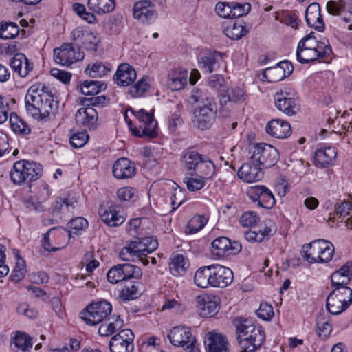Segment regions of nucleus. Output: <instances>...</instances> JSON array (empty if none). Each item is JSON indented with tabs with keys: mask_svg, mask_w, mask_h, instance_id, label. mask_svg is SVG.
<instances>
[{
	"mask_svg": "<svg viewBox=\"0 0 352 352\" xmlns=\"http://www.w3.org/2000/svg\"><path fill=\"white\" fill-rule=\"evenodd\" d=\"M89 135L86 132H80L74 134L70 138V144L75 148L83 146L87 142Z\"/></svg>",
	"mask_w": 352,
	"mask_h": 352,
	"instance_id": "nucleus-59",
	"label": "nucleus"
},
{
	"mask_svg": "<svg viewBox=\"0 0 352 352\" xmlns=\"http://www.w3.org/2000/svg\"><path fill=\"white\" fill-rule=\"evenodd\" d=\"M327 12L339 15L346 22L352 21V2L350 0H331L327 3Z\"/></svg>",
	"mask_w": 352,
	"mask_h": 352,
	"instance_id": "nucleus-20",
	"label": "nucleus"
},
{
	"mask_svg": "<svg viewBox=\"0 0 352 352\" xmlns=\"http://www.w3.org/2000/svg\"><path fill=\"white\" fill-rule=\"evenodd\" d=\"M133 14L136 20L144 25L153 23L158 16L154 3L149 0L137 1L133 6Z\"/></svg>",
	"mask_w": 352,
	"mask_h": 352,
	"instance_id": "nucleus-11",
	"label": "nucleus"
},
{
	"mask_svg": "<svg viewBox=\"0 0 352 352\" xmlns=\"http://www.w3.org/2000/svg\"><path fill=\"white\" fill-rule=\"evenodd\" d=\"M275 199L272 192L267 188H265V191L261 196V199L258 202V205L260 207L265 208H271L275 204Z\"/></svg>",
	"mask_w": 352,
	"mask_h": 352,
	"instance_id": "nucleus-57",
	"label": "nucleus"
},
{
	"mask_svg": "<svg viewBox=\"0 0 352 352\" xmlns=\"http://www.w3.org/2000/svg\"><path fill=\"white\" fill-rule=\"evenodd\" d=\"M226 84V80L222 75L215 74L210 76L208 85L211 88L217 91L223 90Z\"/></svg>",
	"mask_w": 352,
	"mask_h": 352,
	"instance_id": "nucleus-63",
	"label": "nucleus"
},
{
	"mask_svg": "<svg viewBox=\"0 0 352 352\" xmlns=\"http://www.w3.org/2000/svg\"><path fill=\"white\" fill-rule=\"evenodd\" d=\"M124 276V281L131 280V278L140 279L142 276V272L140 267L131 263L121 264Z\"/></svg>",
	"mask_w": 352,
	"mask_h": 352,
	"instance_id": "nucleus-47",
	"label": "nucleus"
},
{
	"mask_svg": "<svg viewBox=\"0 0 352 352\" xmlns=\"http://www.w3.org/2000/svg\"><path fill=\"white\" fill-rule=\"evenodd\" d=\"M10 123L12 130L19 135H28L31 132L29 125L14 112L10 115Z\"/></svg>",
	"mask_w": 352,
	"mask_h": 352,
	"instance_id": "nucleus-38",
	"label": "nucleus"
},
{
	"mask_svg": "<svg viewBox=\"0 0 352 352\" xmlns=\"http://www.w3.org/2000/svg\"><path fill=\"white\" fill-rule=\"evenodd\" d=\"M99 42L100 40L95 34L91 32H85V34L81 41L80 47L87 50L96 51ZM78 45L80 46L79 44H78Z\"/></svg>",
	"mask_w": 352,
	"mask_h": 352,
	"instance_id": "nucleus-51",
	"label": "nucleus"
},
{
	"mask_svg": "<svg viewBox=\"0 0 352 352\" xmlns=\"http://www.w3.org/2000/svg\"><path fill=\"white\" fill-rule=\"evenodd\" d=\"M42 166L34 162L19 160L16 162L10 172L14 184L23 185L37 180L42 175Z\"/></svg>",
	"mask_w": 352,
	"mask_h": 352,
	"instance_id": "nucleus-5",
	"label": "nucleus"
},
{
	"mask_svg": "<svg viewBox=\"0 0 352 352\" xmlns=\"http://www.w3.org/2000/svg\"><path fill=\"white\" fill-rule=\"evenodd\" d=\"M78 206L77 199L70 195L59 197L52 206L53 212H72Z\"/></svg>",
	"mask_w": 352,
	"mask_h": 352,
	"instance_id": "nucleus-34",
	"label": "nucleus"
},
{
	"mask_svg": "<svg viewBox=\"0 0 352 352\" xmlns=\"http://www.w3.org/2000/svg\"><path fill=\"white\" fill-rule=\"evenodd\" d=\"M136 190L131 187H124L117 191V196L121 201L133 200Z\"/></svg>",
	"mask_w": 352,
	"mask_h": 352,
	"instance_id": "nucleus-64",
	"label": "nucleus"
},
{
	"mask_svg": "<svg viewBox=\"0 0 352 352\" xmlns=\"http://www.w3.org/2000/svg\"><path fill=\"white\" fill-rule=\"evenodd\" d=\"M137 78L135 69L129 63H121L113 76V80L119 86H129L131 85Z\"/></svg>",
	"mask_w": 352,
	"mask_h": 352,
	"instance_id": "nucleus-23",
	"label": "nucleus"
},
{
	"mask_svg": "<svg viewBox=\"0 0 352 352\" xmlns=\"http://www.w3.org/2000/svg\"><path fill=\"white\" fill-rule=\"evenodd\" d=\"M118 205L113 203H107L106 206H102L99 210V214L101 219L107 226L112 227H117L122 225L125 218L119 214L117 210Z\"/></svg>",
	"mask_w": 352,
	"mask_h": 352,
	"instance_id": "nucleus-21",
	"label": "nucleus"
},
{
	"mask_svg": "<svg viewBox=\"0 0 352 352\" xmlns=\"http://www.w3.org/2000/svg\"><path fill=\"white\" fill-rule=\"evenodd\" d=\"M184 192L185 190L179 186L174 189V192L171 197V204L173 210L177 208L184 202Z\"/></svg>",
	"mask_w": 352,
	"mask_h": 352,
	"instance_id": "nucleus-62",
	"label": "nucleus"
},
{
	"mask_svg": "<svg viewBox=\"0 0 352 352\" xmlns=\"http://www.w3.org/2000/svg\"><path fill=\"white\" fill-rule=\"evenodd\" d=\"M10 345L13 351L25 352L32 346V338L25 333H18Z\"/></svg>",
	"mask_w": 352,
	"mask_h": 352,
	"instance_id": "nucleus-36",
	"label": "nucleus"
},
{
	"mask_svg": "<svg viewBox=\"0 0 352 352\" xmlns=\"http://www.w3.org/2000/svg\"><path fill=\"white\" fill-rule=\"evenodd\" d=\"M25 104L27 113L38 121H47L51 115L56 113L58 108L52 91L41 84H34L28 89Z\"/></svg>",
	"mask_w": 352,
	"mask_h": 352,
	"instance_id": "nucleus-1",
	"label": "nucleus"
},
{
	"mask_svg": "<svg viewBox=\"0 0 352 352\" xmlns=\"http://www.w3.org/2000/svg\"><path fill=\"white\" fill-rule=\"evenodd\" d=\"M294 67L288 60L280 61L274 67L266 68L263 72L262 80L269 82H276L289 76Z\"/></svg>",
	"mask_w": 352,
	"mask_h": 352,
	"instance_id": "nucleus-15",
	"label": "nucleus"
},
{
	"mask_svg": "<svg viewBox=\"0 0 352 352\" xmlns=\"http://www.w3.org/2000/svg\"><path fill=\"white\" fill-rule=\"evenodd\" d=\"M232 2H219L217 3L215 10L223 18L231 19Z\"/></svg>",
	"mask_w": 352,
	"mask_h": 352,
	"instance_id": "nucleus-61",
	"label": "nucleus"
},
{
	"mask_svg": "<svg viewBox=\"0 0 352 352\" xmlns=\"http://www.w3.org/2000/svg\"><path fill=\"white\" fill-rule=\"evenodd\" d=\"M194 282L201 288L211 287V265L199 268L195 272Z\"/></svg>",
	"mask_w": 352,
	"mask_h": 352,
	"instance_id": "nucleus-37",
	"label": "nucleus"
},
{
	"mask_svg": "<svg viewBox=\"0 0 352 352\" xmlns=\"http://www.w3.org/2000/svg\"><path fill=\"white\" fill-rule=\"evenodd\" d=\"M336 155L337 152L333 147L318 149L315 153L314 162L317 166L324 168L333 162Z\"/></svg>",
	"mask_w": 352,
	"mask_h": 352,
	"instance_id": "nucleus-33",
	"label": "nucleus"
},
{
	"mask_svg": "<svg viewBox=\"0 0 352 352\" xmlns=\"http://www.w3.org/2000/svg\"><path fill=\"white\" fill-rule=\"evenodd\" d=\"M316 51L318 54V59L326 60L331 57L332 54L331 47L327 39L324 38L322 41L318 42L316 47Z\"/></svg>",
	"mask_w": 352,
	"mask_h": 352,
	"instance_id": "nucleus-53",
	"label": "nucleus"
},
{
	"mask_svg": "<svg viewBox=\"0 0 352 352\" xmlns=\"http://www.w3.org/2000/svg\"><path fill=\"white\" fill-rule=\"evenodd\" d=\"M111 69L109 65L103 64L102 62H96L92 65H88L85 72L92 78H100L107 74Z\"/></svg>",
	"mask_w": 352,
	"mask_h": 352,
	"instance_id": "nucleus-39",
	"label": "nucleus"
},
{
	"mask_svg": "<svg viewBox=\"0 0 352 352\" xmlns=\"http://www.w3.org/2000/svg\"><path fill=\"white\" fill-rule=\"evenodd\" d=\"M224 56V54L217 51L206 52L199 59V67L206 73L217 71L221 66L225 65Z\"/></svg>",
	"mask_w": 352,
	"mask_h": 352,
	"instance_id": "nucleus-16",
	"label": "nucleus"
},
{
	"mask_svg": "<svg viewBox=\"0 0 352 352\" xmlns=\"http://www.w3.org/2000/svg\"><path fill=\"white\" fill-rule=\"evenodd\" d=\"M148 88V84L147 82V78L143 76L134 85L129 88L128 93L133 98L141 97L147 91Z\"/></svg>",
	"mask_w": 352,
	"mask_h": 352,
	"instance_id": "nucleus-49",
	"label": "nucleus"
},
{
	"mask_svg": "<svg viewBox=\"0 0 352 352\" xmlns=\"http://www.w3.org/2000/svg\"><path fill=\"white\" fill-rule=\"evenodd\" d=\"M352 278V262H346L331 275L332 287H348Z\"/></svg>",
	"mask_w": 352,
	"mask_h": 352,
	"instance_id": "nucleus-27",
	"label": "nucleus"
},
{
	"mask_svg": "<svg viewBox=\"0 0 352 352\" xmlns=\"http://www.w3.org/2000/svg\"><path fill=\"white\" fill-rule=\"evenodd\" d=\"M188 267V262L182 254H177L172 258L169 267L173 275L178 276L184 273Z\"/></svg>",
	"mask_w": 352,
	"mask_h": 352,
	"instance_id": "nucleus-44",
	"label": "nucleus"
},
{
	"mask_svg": "<svg viewBox=\"0 0 352 352\" xmlns=\"http://www.w3.org/2000/svg\"><path fill=\"white\" fill-rule=\"evenodd\" d=\"M274 104L280 111L289 116L296 115L300 109L296 100L290 97L289 93L283 91L274 95Z\"/></svg>",
	"mask_w": 352,
	"mask_h": 352,
	"instance_id": "nucleus-19",
	"label": "nucleus"
},
{
	"mask_svg": "<svg viewBox=\"0 0 352 352\" xmlns=\"http://www.w3.org/2000/svg\"><path fill=\"white\" fill-rule=\"evenodd\" d=\"M10 65L21 77H25L33 69V64L21 53L16 54L11 59Z\"/></svg>",
	"mask_w": 352,
	"mask_h": 352,
	"instance_id": "nucleus-32",
	"label": "nucleus"
},
{
	"mask_svg": "<svg viewBox=\"0 0 352 352\" xmlns=\"http://www.w3.org/2000/svg\"><path fill=\"white\" fill-rule=\"evenodd\" d=\"M190 101L199 104L194 110V126L201 130L210 129L214 122L217 116V107L214 98L208 92L197 89L192 91Z\"/></svg>",
	"mask_w": 352,
	"mask_h": 352,
	"instance_id": "nucleus-2",
	"label": "nucleus"
},
{
	"mask_svg": "<svg viewBox=\"0 0 352 352\" xmlns=\"http://www.w3.org/2000/svg\"><path fill=\"white\" fill-rule=\"evenodd\" d=\"M145 245L140 238L135 241H130L126 246L122 248L120 252V258L123 261H134L135 258L140 261L143 265L148 264L149 261L146 258L148 254H151Z\"/></svg>",
	"mask_w": 352,
	"mask_h": 352,
	"instance_id": "nucleus-10",
	"label": "nucleus"
},
{
	"mask_svg": "<svg viewBox=\"0 0 352 352\" xmlns=\"http://www.w3.org/2000/svg\"><path fill=\"white\" fill-rule=\"evenodd\" d=\"M233 281V272L227 267L211 265V287L225 288Z\"/></svg>",
	"mask_w": 352,
	"mask_h": 352,
	"instance_id": "nucleus-18",
	"label": "nucleus"
},
{
	"mask_svg": "<svg viewBox=\"0 0 352 352\" xmlns=\"http://www.w3.org/2000/svg\"><path fill=\"white\" fill-rule=\"evenodd\" d=\"M246 33L247 30L242 25L236 23L227 26L225 29L226 36L232 40H238L245 35Z\"/></svg>",
	"mask_w": 352,
	"mask_h": 352,
	"instance_id": "nucleus-50",
	"label": "nucleus"
},
{
	"mask_svg": "<svg viewBox=\"0 0 352 352\" xmlns=\"http://www.w3.org/2000/svg\"><path fill=\"white\" fill-rule=\"evenodd\" d=\"M206 180V179L199 177V178H186L184 182L186 183L188 190L191 192H194L204 188Z\"/></svg>",
	"mask_w": 352,
	"mask_h": 352,
	"instance_id": "nucleus-58",
	"label": "nucleus"
},
{
	"mask_svg": "<svg viewBox=\"0 0 352 352\" xmlns=\"http://www.w3.org/2000/svg\"><path fill=\"white\" fill-rule=\"evenodd\" d=\"M122 287L119 291L118 298L126 302L138 298L140 295V287L142 283L139 281L128 280L122 283Z\"/></svg>",
	"mask_w": 352,
	"mask_h": 352,
	"instance_id": "nucleus-30",
	"label": "nucleus"
},
{
	"mask_svg": "<svg viewBox=\"0 0 352 352\" xmlns=\"http://www.w3.org/2000/svg\"><path fill=\"white\" fill-rule=\"evenodd\" d=\"M121 264L113 266L107 274V278L111 283H117L120 281L124 282V276L122 272Z\"/></svg>",
	"mask_w": 352,
	"mask_h": 352,
	"instance_id": "nucleus-55",
	"label": "nucleus"
},
{
	"mask_svg": "<svg viewBox=\"0 0 352 352\" xmlns=\"http://www.w3.org/2000/svg\"><path fill=\"white\" fill-rule=\"evenodd\" d=\"M132 112L140 122L138 127H132L131 120H128L126 118V121L133 135L139 138H155L157 135V121L154 120L153 114L147 113L143 109H140L139 111H137L132 110Z\"/></svg>",
	"mask_w": 352,
	"mask_h": 352,
	"instance_id": "nucleus-6",
	"label": "nucleus"
},
{
	"mask_svg": "<svg viewBox=\"0 0 352 352\" xmlns=\"http://www.w3.org/2000/svg\"><path fill=\"white\" fill-rule=\"evenodd\" d=\"M135 171V163L124 157L118 159L113 166V176L119 179L131 178Z\"/></svg>",
	"mask_w": 352,
	"mask_h": 352,
	"instance_id": "nucleus-24",
	"label": "nucleus"
},
{
	"mask_svg": "<svg viewBox=\"0 0 352 352\" xmlns=\"http://www.w3.org/2000/svg\"><path fill=\"white\" fill-rule=\"evenodd\" d=\"M316 52V50L298 46L296 50L297 60L301 63H307L316 60L318 58V54H317Z\"/></svg>",
	"mask_w": 352,
	"mask_h": 352,
	"instance_id": "nucleus-46",
	"label": "nucleus"
},
{
	"mask_svg": "<svg viewBox=\"0 0 352 352\" xmlns=\"http://www.w3.org/2000/svg\"><path fill=\"white\" fill-rule=\"evenodd\" d=\"M167 338L173 345L186 349H190V346L196 343V339L192 336L190 329L186 326L173 327L167 335Z\"/></svg>",
	"mask_w": 352,
	"mask_h": 352,
	"instance_id": "nucleus-13",
	"label": "nucleus"
},
{
	"mask_svg": "<svg viewBox=\"0 0 352 352\" xmlns=\"http://www.w3.org/2000/svg\"><path fill=\"white\" fill-rule=\"evenodd\" d=\"M77 123L89 129H94L98 120V113L92 107L80 108L76 113Z\"/></svg>",
	"mask_w": 352,
	"mask_h": 352,
	"instance_id": "nucleus-29",
	"label": "nucleus"
},
{
	"mask_svg": "<svg viewBox=\"0 0 352 352\" xmlns=\"http://www.w3.org/2000/svg\"><path fill=\"white\" fill-rule=\"evenodd\" d=\"M267 133L276 138H286L291 135V126L281 119H273L266 126Z\"/></svg>",
	"mask_w": 352,
	"mask_h": 352,
	"instance_id": "nucleus-26",
	"label": "nucleus"
},
{
	"mask_svg": "<svg viewBox=\"0 0 352 352\" xmlns=\"http://www.w3.org/2000/svg\"><path fill=\"white\" fill-rule=\"evenodd\" d=\"M260 221L257 213L252 211L244 212L241 218L240 223L243 227H252L256 226Z\"/></svg>",
	"mask_w": 352,
	"mask_h": 352,
	"instance_id": "nucleus-56",
	"label": "nucleus"
},
{
	"mask_svg": "<svg viewBox=\"0 0 352 352\" xmlns=\"http://www.w3.org/2000/svg\"><path fill=\"white\" fill-rule=\"evenodd\" d=\"M112 311V306L107 300L89 304L80 312V318L87 324L96 325L107 319Z\"/></svg>",
	"mask_w": 352,
	"mask_h": 352,
	"instance_id": "nucleus-9",
	"label": "nucleus"
},
{
	"mask_svg": "<svg viewBox=\"0 0 352 352\" xmlns=\"http://www.w3.org/2000/svg\"><path fill=\"white\" fill-rule=\"evenodd\" d=\"M236 328L241 352H253L261 346L265 339V333L261 327H256L250 320H239L236 324Z\"/></svg>",
	"mask_w": 352,
	"mask_h": 352,
	"instance_id": "nucleus-3",
	"label": "nucleus"
},
{
	"mask_svg": "<svg viewBox=\"0 0 352 352\" xmlns=\"http://www.w3.org/2000/svg\"><path fill=\"white\" fill-rule=\"evenodd\" d=\"M106 85L98 80H85L81 85V92L84 95H96L106 89Z\"/></svg>",
	"mask_w": 352,
	"mask_h": 352,
	"instance_id": "nucleus-41",
	"label": "nucleus"
},
{
	"mask_svg": "<svg viewBox=\"0 0 352 352\" xmlns=\"http://www.w3.org/2000/svg\"><path fill=\"white\" fill-rule=\"evenodd\" d=\"M204 344L207 352H227L228 340L220 333H208L205 338Z\"/></svg>",
	"mask_w": 352,
	"mask_h": 352,
	"instance_id": "nucleus-25",
	"label": "nucleus"
},
{
	"mask_svg": "<svg viewBox=\"0 0 352 352\" xmlns=\"http://www.w3.org/2000/svg\"><path fill=\"white\" fill-rule=\"evenodd\" d=\"M19 33V28L15 23L5 22L0 25V37L2 39L14 38Z\"/></svg>",
	"mask_w": 352,
	"mask_h": 352,
	"instance_id": "nucleus-45",
	"label": "nucleus"
},
{
	"mask_svg": "<svg viewBox=\"0 0 352 352\" xmlns=\"http://www.w3.org/2000/svg\"><path fill=\"white\" fill-rule=\"evenodd\" d=\"M188 82V72L186 69H173L168 74V87L173 91L184 88Z\"/></svg>",
	"mask_w": 352,
	"mask_h": 352,
	"instance_id": "nucleus-31",
	"label": "nucleus"
},
{
	"mask_svg": "<svg viewBox=\"0 0 352 352\" xmlns=\"http://www.w3.org/2000/svg\"><path fill=\"white\" fill-rule=\"evenodd\" d=\"M256 314L259 318L265 320H270L274 314L272 306L267 302L261 303Z\"/></svg>",
	"mask_w": 352,
	"mask_h": 352,
	"instance_id": "nucleus-60",
	"label": "nucleus"
},
{
	"mask_svg": "<svg viewBox=\"0 0 352 352\" xmlns=\"http://www.w3.org/2000/svg\"><path fill=\"white\" fill-rule=\"evenodd\" d=\"M13 254L16 260V265L12 274V279L15 282L21 280L25 275V261L21 257L19 251L18 250H13Z\"/></svg>",
	"mask_w": 352,
	"mask_h": 352,
	"instance_id": "nucleus-42",
	"label": "nucleus"
},
{
	"mask_svg": "<svg viewBox=\"0 0 352 352\" xmlns=\"http://www.w3.org/2000/svg\"><path fill=\"white\" fill-rule=\"evenodd\" d=\"M87 7L95 13L104 14L112 12L116 5L114 0H88Z\"/></svg>",
	"mask_w": 352,
	"mask_h": 352,
	"instance_id": "nucleus-35",
	"label": "nucleus"
},
{
	"mask_svg": "<svg viewBox=\"0 0 352 352\" xmlns=\"http://www.w3.org/2000/svg\"><path fill=\"white\" fill-rule=\"evenodd\" d=\"M214 254L219 257L225 255H235L242 249L241 243L237 241H232L227 237H218L212 243Z\"/></svg>",
	"mask_w": 352,
	"mask_h": 352,
	"instance_id": "nucleus-17",
	"label": "nucleus"
},
{
	"mask_svg": "<svg viewBox=\"0 0 352 352\" xmlns=\"http://www.w3.org/2000/svg\"><path fill=\"white\" fill-rule=\"evenodd\" d=\"M238 177L244 182L251 183L261 180L263 173L261 166L257 163L253 164L250 158V161L243 164L239 169Z\"/></svg>",
	"mask_w": 352,
	"mask_h": 352,
	"instance_id": "nucleus-22",
	"label": "nucleus"
},
{
	"mask_svg": "<svg viewBox=\"0 0 352 352\" xmlns=\"http://www.w3.org/2000/svg\"><path fill=\"white\" fill-rule=\"evenodd\" d=\"M305 19L309 27L318 31H323L324 23L320 14V7L318 3H311L305 12Z\"/></svg>",
	"mask_w": 352,
	"mask_h": 352,
	"instance_id": "nucleus-28",
	"label": "nucleus"
},
{
	"mask_svg": "<svg viewBox=\"0 0 352 352\" xmlns=\"http://www.w3.org/2000/svg\"><path fill=\"white\" fill-rule=\"evenodd\" d=\"M333 288L327 298L326 307L330 314L338 315L352 303V289L349 287Z\"/></svg>",
	"mask_w": 352,
	"mask_h": 352,
	"instance_id": "nucleus-7",
	"label": "nucleus"
},
{
	"mask_svg": "<svg viewBox=\"0 0 352 352\" xmlns=\"http://www.w3.org/2000/svg\"><path fill=\"white\" fill-rule=\"evenodd\" d=\"M316 332L319 337L325 339L331 334L332 326L323 314H319L316 317Z\"/></svg>",
	"mask_w": 352,
	"mask_h": 352,
	"instance_id": "nucleus-40",
	"label": "nucleus"
},
{
	"mask_svg": "<svg viewBox=\"0 0 352 352\" xmlns=\"http://www.w3.org/2000/svg\"><path fill=\"white\" fill-rule=\"evenodd\" d=\"M182 161L188 170L205 179H210L215 173V165L206 155L188 150L182 155Z\"/></svg>",
	"mask_w": 352,
	"mask_h": 352,
	"instance_id": "nucleus-4",
	"label": "nucleus"
},
{
	"mask_svg": "<svg viewBox=\"0 0 352 352\" xmlns=\"http://www.w3.org/2000/svg\"><path fill=\"white\" fill-rule=\"evenodd\" d=\"M231 19L239 18L246 15L251 10V5L249 3H239L232 2Z\"/></svg>",
	"mask_w": 352,
	"mask_h": 352,
	"instance_id": "nucleus-54",
	"label": "nucleus"
},
{
	"mask_svg": "<svg viewBox=\"0 0 352 352\" xmlns=\"http://www.w3.org/2000/svg\"><path fill=\"white\" fill-rule=\"evenodd\" d=\"M109 345L111 352H133L134 349L133 343L124 342L120 338L112 337Z\"/></svg>",
	"mask_w": 352,
	"mask_h": 352,
	"instance_id": "nucleus-43",
	"label": "nucleus"
},
{
	"mask_svg": "<svg viewBox=\"0 0 352 352\" xmlns=\"http://www.w3.org/2000/svg\"><path fill=\"white\" fill-rule=\"evenodd\" d=\"M250 159L253 164L257 163L260 166L270 168L279 160L278 151L267 144H255L250 148Z\"/></svg>",
	"mask_w": 352,
	"mask_h": 352,
	"instance_id": "nucleus-8",
	"label": "nucleus"
},
{
	"mask_svg": "<svg viewBox=\"0 0 352 352\" xmlns=\"http://www.w3.org/2000/svg\"><path fill=\"white\" fill-rule=\"evenodd\" d=\"M54 60L63 65L69 66L84 58L79 49L76 50L71 43H63L60 47L54 50Z\"/></svg>",
	"mask_w": 352,
	"mask_h": 352,
	"instance_id": "nucleus-12",
	"label": "nucleus"
},
{
	"mask_svg": "<svg viewBox=\"0 0 352 352\" xmlns=\"http://www.w3.org/2000/svg\"><path fill=\"white\" fill-rule=\"evenodd\" d=\"M199 315L203 318L212 317L219 309L220 298L215 295L202 294L196 298Z\"/></svg>",
	"mask_w": 352,
	"mask_h": 352,
	"instance_id": "nucleus-14",
	"label": "nucleus"
},
{
	"mask_svg": "<svg viewBox=\"0 0 352 352\" xmlns=\"http://www.w3.org/2000/svg\"><path fill=\"white\" fill-rule=\"evenodd\" d=\"M88 222L83 217H76L72 219L67 224L69 236L71 237L72 234H76L79 231L87 227ZM66 230V229H65Z\"/></svg>",
	"mask_w": 352,
	"mask_h": 352,
	"instance_id": "nucleus-52",
	"label": "nucleus"
},
{
	"mask_svg": "<svg viewBox=\"0 0 352 352\" xmlns=\"http://www.w3.org/2000/svg\"><path fill=\"white\" fill-rule=\"evenodd\" d=\"M208 219L203 215L194 216L188 222L186 232L194 234L201 230L207 223Z\"/></svg>",
	"mask_w": 352,
	"mask_h": 352,
	"instance_id": "nucleus-48",
	"label": "nucleus"
}]
</instances>
